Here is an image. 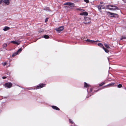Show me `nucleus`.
<instances>
[{
	"label": "nucleus",
	"instance_id": "f8f14e48",
	"mask_svg": "<svg viewBox=\"0 0 126 126\" xmlns=\"http://www.w3.org/2000/svg\"><path fill=\"white\" fill-rule=\"evenodd\" d=\"M52 108L56 110H60L59 108H58V107L55 106H52Z\"/></svg>",
	"mask_w": 126,
	"mask_h": 126
},
{
	"label": "nucleus",
	"instance_id": "bb28decb",
	"mask_svg": "<svg viewBox=\"0 0 126 126\" xmlns=\"http://www.w3.org/2000/svg\"><path fill=\"white\" fill-rule=\"evenodd\" d=\"M69 120L70 123L72 124H73V121H72V120L70 119H69Z\"/></svg>",
	"mask_w": 126,
	"mask_h": 126
},
{
	"label": "nucleus",
	"instance_id": "ddd939ff",
	"mask_svg": "<svg viewBox=\"0 0 126 126\" xmlns=\"http://www.w3.org/2000/svg\"><path fill=\"white\" fill-rule=\"evenodd\" d=\"M10 29V28L7 27H5L3 29V30L4 31H6Z\"/></svg>",
	"mask_w": 126,
	"mask_h": 126
},
{
	"label": "nucleus",
	"instance_id": "a19ab883",
	"mask_svg": "<svg viewBox=\"0 0 126 126\" xmlns=\"http://www.w3.org/2000/svg\"><path fill=\"white\" fill-rule=\"evenodd\" d=\"M84 1L87 3V0H84Z\"/></svg>",
	"mask_w": 126,
	"mask_h": 126
},
{
	"label": "nucleus",
	"instance_id": "cd10ccee",
	"mask_svg": "<svg viewBox=\"0 0 126 126\" xmlns=\"http://www.w3.org/2000/svg\"><path fill=\"white\" fill-rule=\"evenodd\" d=\"M84 87H87V83L86 82L84 83Z\"/></svg>",
	"mask_w": 126,
	"mask_h": 126
},
{
	"label": "nucleus",
	"instance_id": "f704fd0d",
	"mask_svg": "<svg viewBox=\"0 0 126 126\" xmlns=\"http://www.w3.org/2000/svg\"><path fill=\"white\" fill-rule=\"evenodd\" d=\"M47 10H48V11H49V8H47Z\"/></svg>",
	"mask_w": 126,
	"mask_h": 126
},
{
	"label": "nucleus",
	"instance_id": "72a5a7b5",
	"mask_svg": "<svg viewBox=\"0 0 126 126\" xmlns=\"http://www.w3.org/2000/svg\"><path fill=\"white\" fill-rule=\"evenodd\" d=\"M87 18V17H84V20H86V18Z\"/></svg>",
	"mask_w": 126,
	"mask_h": 126
},
{
	"label": "nucleus",
	"instance_id": "58836bf2",
	"mask_svg": "<svg viewBox=\"0 0 126 126\" xmlns=\"http://www.w3.org/2000/svg\"><path fill=\"white\" fill-rule=\"evenodd\" d=\"M89 2V1L88 0H87V3Z\"/></svg>",
	"mask_w": 126,
	"mask_h": 126
},
{
	"label": "nucleus",
	"instance_id": "4c0bfd02",
	"mask_svg": "<svg viewBox=\"0 0 126 126\" xmlns=\"http://www.w3.org/2000/svg\"><path fill=\"white\" fill-rule=\"evenodd\" d=\"M124 2H126V0H123Z\"/></svg>",
	"mask_w": 126,
	"mask_h": 126
},
{
	"label": "nucleus",
	"instance_id": "0eeeda50",
	"mask_svg": "<svg viewBox=\"0 0 126 126\" xmlns=\"http://www.w3.org/2000/svg\"><path fill=\"white\" fill-rule=\"evenodd\" d=\"M20 41L19 40H18L17 41H12L11 42L15 44H16L17 45H19L20 44Z\"/></svg>",
	"mask_w": 126,
	"mask_h": 126
},
{
	"label": "nucleus",
	"instance_id": "c756f323",
	"mask_svg": "<svg viewBox=\"0 0 126 126\" xmlns=\"http://www.w3.org/2000/svg\"><path fill=\"white\" fill-rule=\"evenodd\" d=\"M7 63L6 62H5L3 64V66H5V65Z\"/></svg>",
	"mask_w": 126,
	"mask_h": 126
},
{
	"label": "nucleus",
	"instance_id": "aec40b11",
	"mask_svg": "<svg viewBox=\"0 0 126 126\" xmlns=\"http://www.w3.org/2000/svg\"><path fill=\"white\" fill-rule=\"evenodd\" d=\"M22 50L21 48H20L17 51V52L18 53H20Z\"/></svg>",
	"mask_w": 126,
	"mask_h": 126
},
{
	"label": "nucleus",
	"instance_id": "f257e3e1",
	"mask_svg": "<svg viewBox=\"0 0 126 126\" xmlns=\"http://www.w3.org/2000/svg\"><path fill=\"white\" fill-rule=\"evenodd\" d=\"M106 7V9H108L110 10L115 11L119 9L118 8L114 5L109 4L107 5Z\"/></svg>",
	"mask_w": 126,
	"mask_h": 126
},
{
	"label": "nucleus",
	"instance_id": "79ce46f5",
	"mask_svg": "<svg viewBox=\"0 0 126 126\" xmlns=\"http://www.w3.org/2000/svg\"><path fill=\"white\" fill-rule=\"evenodd\" d=\"M89 23V22H87V23Z\"/></svg>",
	"mask_w": 126,
	"mask_h": 126
},
{
	"label": "nucleus",
	"instance_id": "20e7f679",
	"mask_svg": "<svg viewBox=\"0 0 126 126\" xmlns=\"http://www.w3.org/2000/svg\"><path fill=\"white\" fill-rule=\"evenodd\" d=\"M46 84H40L38 85L36 87V89H38L43 88L45 86Z\"/></svg>",
	"mask_w": 126,
	"mask_h": 126
},
{
	"label": "nucleus",
	"instance_id": "2eb2a0df",
	"mask_svg": "<svg viewBox=\"0 0 126 126\" xmlns=\"http://www.w3.org/2000/svg\"><path fill=\"white\" fill-rule=\"evenodd\" d=\"M102 48L106 52L108 53L109 52V50L106 48H105L104 47H103Z\"/></svg>",
	"mask_w": 126,
	"mask_h": 126
},
{
	"label": "nucleus",
	"instance_id": "4be33fe9",
	"mask_svg": "<svg viewBox=\"0 0 126 126\" xmlns=\"http://www.w3.org/2000/svg\"><path fill=\"white\" fill-rule=\"evenodd\" d=\"M122 87V85L121 84H119L117 85L118 88H120Z\"/></svg>",
	"mask_w": 126,
	"mask_h": 126
},
{
	"label": "nucleus",
	"instance_id": "f03ea898",
	"mask_svg": "<svg viewBox=\"0 0 126 126\" xmlns=\"http://www.w3.org/2000/svg\"><path fill=\"white\" fill-rule=\"evenodd\" d=\"M105 12H106L107 15H109V14H110V15H111V16H110V17H115V15H118V14H116L112 13L106 11H105Z\"/></svg>",
	"mask_w": 126,
	"mask_h": 126
},
{
	"label": "nucleus",
	"instance_id": "c85d7f7f",
	"mask_svg": "<svg viewBox=\"0 0 126 126\" xmlns=\"http://www.w3.org/2000/svg\"><path fill=\"white\" fill-rule=\"evenodd\" d=\"M106 8H105V7H104V6L102 5V9H106Z\"/></svg>",
	"mask_w": 126,
	"mask_h": 126
},
{
	"label": "nucleus",
	"instance_id": "c03bdc74",
	"mask_svg": "<svg viewBox=\"0 0 126 126\" xmlns=\"http://www.w3.org/2000/svg\"><path fill=\"white\" fill-rule=\"evenodd\" d=\"M109 68H110V67H109Z\"/></svg>",
	"mask_w": 126,
	"mask_h": 126
},
{
	"label": "nucleus",
	"instance_id": "ea45409f",
	"mask_svg": "<svg viewBox=\"0 0 126 126\" xmlns=\"http://www.w3.org/2000/svg\"><path fill=\"white\" fill-rule=\"evenodd\" d=\"M87 87H88V86H89V84H87Z\"/></svg>",
	"mask_w": 126,
	"mask_h": 126
},
{
	"label": "nucleus",
	"instance_id": "6ab92c4d",
	"mask_svg": "<svg viewBox=\"0 0 126 126\" xmlns=\"http://www.w3.org/2000/svg\"><path fill=\"white\" fill-rule=\"evenodd\" d=\"M44 37L46 39H48L49 38V36L47 35H45L44 36Z\"/></svg>",
	"mask_w": 126,
	"mask_h": 126
},
{
	"label": "nucleus",
	"instance_id": "412c9836",
	"mask_svg": "<svg viewBox=\"0 0 126 126\" xmlns=\"http://www.w3.org/2000/svg\"><path fill=\"white\" fill-rule=\"evenodd\" d=\"M18 53L17 52H15L12 55L13 56H14L16 55H17V54H18Z\"/></svg>",
	"mask_w": 126,
	"mask_h": 126
},
{
	"label": "nucleus",
	"instance_id": "f3484780",
	"mask_svg": "<svg viewBox=\"0 0 126 126\" xmlns=\"http://www.w3.org/2000/svg\"><path fill=\"white\" fill-rule=\"evenodd\" d=\"M97 45L101 47H103L102 44L100 43H98L97 44Z\"/></svg>",
	"mask_w": 126,
	"mask_h": 126
},
{
	"label": "nucleus",
	"instance_id": "e433bc0d",
	"mask_svg": "<svg viewBox=\"0 0 126 126\" xmlns=\"http://www.w3.org/2000/svg\"><path fill=\"white\" fill-rule=\"evenodd\" d=\"M124 88L126 91V88L125 87H124Z\"/></svg>",
	"mask_w": 126,
	"mask_h": 126
},
{
	"label": "nucleus",
	"instance_id": "9b49d317",
	"mask_svg": "<svg viewBox=\"0 0 126 126\" xmlns=\"http://www.w3.org/2000/svg\"><path fill=\"white\" fill-rule=\"evenodd\" d=\"M2 1L7 5H8L9 4V0H2Z\"/></svg>",
	"mask_w": 126,
	"mask_h": 126
},
{
	"label": "nucleus",
	"instance_id": "2f4dec72",
	"mask_svg": "<svg viewBox=\"0 0 126 126\" xmlns=\"http://www.w3.org/2000/svg\"><path fill=\"white\" fill-rule=\"evenodd\" d=\"M2 1V0H0V4H1Z\"/></svg>",
	"mask_w": 126,
	"mask_h": 126
},
{
	"label": "nucleus",
	"instance_id": "7c9ffc66",
	"mask_svg": "<svg viewBox=\"0 0 126 126\" xmlns=\"http://www.w3.org/2000/svg\"><path fill=\"white\" fill-rule=\"evenodd\" d=\"M48 18H47L45 19V22H47V20H48Z\"/></svg>",
	"mask_w": 126,
	"mask_h": 126
},
{
	"label": "nucleus",
	"instance_id": "9d476101",
	"mask_svg": "<svg viewBox=\"0 0 126 126\" xmlns=\"http://www.w3.org/2000/svg\"><path fill=\"white\" fill-rule=\"evenodd\" d=\"M65 4L70 6L71 7H74V4L73 3L69 2L66 3Z\"/></svg>",
	"mask_w": 126,
	"mask_h": 126
},
{
	"label": "nucleus",
	"instance_id": "dca6fc26",
	"mask_svg": "<svg viewBox=\"0 0 126 126\" xmlns=\"http://www.w3.org/2000/svg\"><path fill=\"white\" fill-rule=\"evenodd\" d=\"M93 88H90V92H92V93H93L94 92H97L98 90L96 91L94 90V92H93Z\"/></svg>",
	"mask_w": 126,
	"mask_h": 126
},
{
	"label": "nucleus",
	"instance_id": "a211bd4d",
	"mask_svg": "<svg viewBox=\"0 0 126 126\" xmlns=\"http://www.w3.org/2000/svg\"><path fill=\"white\" fill-rule=\"evenodd\" d=\"M104 45L105 46V47L108 48H110V47L107 44H104Z\"/></svg>",
	"mask_w": 126,
	"mask_h": 126
},
{
	"label": "nucleus",
	"instance_id": "473e14b6",
	"mask_svg": "<svg viewBox=\"0 0 126 126\" xmlns=\"http://www.w3.org/2000/svg\"><path fill=\"white\" fill-rule=\"evenodd\" d=\"M6 77H3L2 78V79H6Z\"/></svg>",
	"mask_w": 126,
	"mask_h": 126
},
{
	"label": "nucleus",
	"instance_id": "6e6552de",
	"mask_svg": "<svg viewBox=\"0 0 126 126\" xmlns=\"http://www.w3.org/2000/svg\"><path fill=\"white\" fill-rule=\"evenodd\" d=\"M102 6V5H99L96 6V7L98 8L99 11L101 12H102V11L101 10Z\"/></svg>",
	"mask_w": 126,
	"mask_h": 126
},
{
	"label": "nucleus",
	"instance_id": "c9c22d12",
	"mask_svg": "<svg viewBox=\"0 0 126 126\" xmlns=\"http://www.w3.org/2000/svg\"><path fill=\"white\" fill-rule=\"evenodd\" d=\"M103 2H100V3L101 4H102L103 3Z\"/></svg>",
	"mask_w": 126,
	"mask_h": 126
},
{
	"label": "nucleus",
	"instance_id": "a878e982",
	"mask_svg": "<svg viewBox=\"0 0 126 126\" xmlns=\"http://www.w3.org/2000/svg\"><path fill=\"white\" fill-rule=\"evenodd\" d=\"M44 31V30L42 29H41L39 30V32H42Z\"/></svg>",
	"mask_w": 126,
	"mask_h": 126
},
{
	"label": "nucleus",
	"instance_id": "37998d69",
	"mask_svg": "<svg viewBox=\"0 0 126 126\" xmlns=\"http://www.w3.org/2000/svg\"><path fill=\"white\" fill-rule=\"evenodd\" d=\"M87 16L88 15V13H87Z\"/></svg>",
	"mask_w": 126,
	"mask_h": 126
},
{
	"label": "nucleus",
	"instance_id": "423d86ee",
	"mask_svg": "<svg viewBox=\"0 0 126 126\" xmlns=\"http://www.w3.org/2000/svg\"><path fill=\"white\" fill-rule=\"evenodd\" d=\"M64 29V28L63 26H62L60 27L59 28H57L55 29V30L58 32H60L62 31Z\"/></svg>",
	"mask_w": 126,
	"mask_h": 126
},
{
	"label": "nucleus",
	"instance_id": "4468645a",
	"mask_svg": "<svg viewBox=\"0 0 126 126\" xmlns=\"http://www.w3.org/2000/svg\"><path fill=\"white\" fill-rule=\"evenodd\" d=\"M114 83H110L109 84H108L107 85L105 86H105H111L113 85H114Z\"/></svg>",
	"mask_w": 126,
	"mask_h": 126
},
{
	"label": "nucleus",
	"instance_id": "1a4fd4ad",
	"mask_svg": "<svg viewBox=\"0 0 126 126\" xmlns=\"http://www.w3.org/2000/svg\"><path fill=\"white\" fill-rule=\"evenodd\" d=\"M98 41V40L94 41L92 40H90L89 39H87V42L89 43H94Z\"/></svg>",
	"mask_w": 126,
	"mask_h": 126
},
{
	"label": "nucleus",
	"instance_id": "b1692460",
	"mask_svg": "<svg viewBox=\"0 0 126 126\" xmlns=\"http://www.w3.org/2000/svg\"><path fill=\"white\" fill-rule=\"evenodd\" d=\"M105 84V83L104 82H102L100 84H99V85L100 86H101Z\"/></svg>",
	"mask_w": 126,
	"mask_h": 126
},
{
	"label": "nucleus",
	"instance_id": "5701e85b",
	"mask_svg": "<svg viewBox=\"0 0 126 126\" xmlns=\"http://www.w3.org/2000/svg\"><path fill=\"white\" fill-rule=\"evenodd\" d=\"M126 39V37L125 36H122L121 38V40L125 39Z\"/></svg>",
	"mask_w": 126,
	"mask_h": 126
},
{
	"label": "nucleus",
	"instance_id": "393cba45",
	"mask_svg": "<svg viewBox=\"0 0 126 126\" xmlns=\"http://www.w3.org/2000/svg\"><path fill=\"white\" fill-rule=\"evenodd\" d=\"M7 46V45L6 44L4 43L3 45V47H6Z\"/></svg>",
	"mask_w": 126,
	"mask_h": 126
},
{
	"label": "nucleus",
	"instance_id": "39448f33",
	"mask_svg": "<svg viewBox=\"0 0 126 126\" xmlns=\"http://www.w3.org/2000/svg\"><path fill=\"white\" fill-rule=\"evenodd\" d=\"M12 84L9 82H7L4 84L5 87L7 88H10L11 87Z\"/></svg>",
	"mask_w": 126,
	"mask_h": 126
},
{
	"label": "nucleus",
	"instance_id": "7ed1b4c3",
	"mask_svg": "<svg viewBox=\"0 0 126 126\" xmlns=\"http://www.w3.org/2000/svg\"><path fill=\"white\" fill-rule=\"evenodd\" d=\"M77 10H80L82 12L79 15H80L83 16H87V12H84V10L81 9H77Z\"/></svg>",
	"mask_w": 126,
	"mask_h": 126
}]
</instances>
